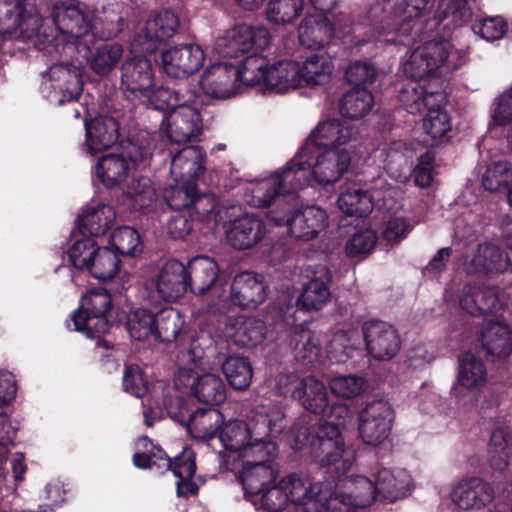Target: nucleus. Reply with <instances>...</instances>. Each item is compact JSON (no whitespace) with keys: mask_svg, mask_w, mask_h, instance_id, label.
<instances>
[{"mask_svg":"<svg viewBox=\"0 0 512 512\" xmlns=\"http://www.w3.org/2000/svg\"><path fill=\"white\" fill-rule=\"evenodd\" d=\"M278 476V465L266 461L243 463L239 479L246 498L267 512H282L290 504L311 506L315 512L325 507L320 482L301 473H291L281 479Z\"/></svg>","mask_w":512,"mask_h":512,"instance_id":"f257e3e1","label":"nucleus"},{"mask_svg":"<svg viewBox=\"0 0 512 512\" xmlns=\"http://www.w3.org/2000/svg\"><path fill=\"white\" fill-rule=\"evenodd\" d=\"M53 21L58 31L54 37L58 42L71 43L79 48V44L87 43L83 40L92 37H112L119 32L116 15L104 22L102 17L95 15L94 11L77 0H59L53 6Z\"/></svg>","mask_w":512,"mask_h":512,"instance_id":"f03ea898","label":"nucleus"},{"mask_svg":"<svg viewBox=\"0 0 512 512\" xmlns=\"http://www.w3.org/2000/svg\"><path fill=\"white\" fill-rule=\"evenodd\" d=\"M289 433L294 439L295 449L311 445L314 457L321 466H335L336 471H345L351 466L354 453L344 445L340 423H320L316 436L312 438L309 427L302 422L295 423Z\"/></svg>","mask_w":512,"mask_h":512,"instance_id":"7ed1b4c3","label":"nucleus"},{"mask_svg":"<svg viewBox=\"0 0 512 512\" xmlns=\"http://www.w3.org/2000/svg\"><path fill=\"white\" fill-rule=\"evenodd\" d=\"M464 54L455 50L449 41H428L416 47L403 63L404 73L411 79H422L441 67L459 68Z\"/></svg>","mask_w":512,"mask_h":512,"instance_id":"20e7f679","label":"nucleus"},{"mask_svg":"<svg viewBox=\"0 0 512 512\" xmlns=\"http://www.w3.org/2000/svg\"><path fill=\"white\" fill-rule=\"evenodd\" d=\"M72 63H57L51 65L42 74L41 93L51 103L62 105L76 100L82 91L81 70Z\"/></svg>","mask_w":512,"mask_h":512,"instance_id":"39448f33","label":"nucleus"},{"mask_svg":"<svg viewBox=\"0 0 512 512\" xmlns=\"http://www.w3.org/2000/svg\"><path fill=\"white\" fill-rule=\"evenodd\" d=\"M378 499L374 478L363 475L345 476L339 480L337 490L326 503L327 509L351 512L354 508H365Z\"/></svg>","mask_w":512,"mask_h":512,"instance_id":"423d86ee","label":"nucleus"},{"mask_svg":"<svg viewBox=\"0 0 512 512\" xmlns=\"http://www.w3.org/2000/svg\"><path fill=\"white\" fill-rule=\"evenodd\" d=\"M188 288L186 267L177 260L166 262L156 277L144 286V297L151 303L175 302L184 296Z\"/></svg>","mask_w":512,"mask_h":512,"instance_id":"0eeeda50","label":"nucleus"},{"mask_svg":"<svg viewBox=\"0 0 512 512\" xmlns=\"http://www.w3.org/2000/svg\"><path fill=\"white\" fill-rule=\"evenodd\" d=\"M174 385L182 394L195 397L199 402L218 405L226 399V386L215 374L199 375L189 368H180L175 375Z\"/></svg>","mask_w":512,"mask_h":512,"instance_id":"6e6552de","label":"nucleus"},{"mask_svg":"<svg viewBox=\"0 0 512 512\" xmlns=\"http://www.w3.org/2000/svg\"><path fill=\"white\" fill-rule=\"evenodd\" d=\"M394 422V411L387 401L374 400L358 414V432L363 443L380 446L389 438Z\"/></svg>","mask_w":512,"mask_h":512,"instance_id":"1a4fd4ad","label":"nucleus"},{"mask_svg":"<svg viewBox=\"0 0 512 512\" xmlns=\"http://www.w3.org/2000/svg\"><path fill=\"white\" fill-rule=\"evenodd\" d=\"M270 43V34L264 27L237 25L218 37L214 50L222 57H238L251 49H264Z\"/></svg>","mask_w":512,"mask_h":512,"instance_id":"9d476101","label":"nucleus"},{"mask_svg":"<svg viewBox=\"0 0 512 512\" xmlns=\"http://www.w3.org/2000/svg\"><path fill=\"white\" fill-rule=\"evenodd\" d=\"M362 332L366 350L377 361H390L401 349V337L397 329L388 322L369 320L363 324Z\"/></svg>","mask_w":512,"mask_h":512,"instance_id":"9b49d317","label":"nucleus"},{"mask_svg":"<svg viewBox=\"0 0 512 512\" xmlns=\"http://www.w3.org/2000/svg\"><path fill=\"white\" fill-rule=\"evenodd\" d=\"M201 46L186 43L162 50L160 65L165 74L173 78H186L196 73L205 62Z\"/></svg>","mask_w":512,"mask_h":512,"instance_id":"f8f14e48","label":"nucleus"},{"mask_svg":"<svg viewBox=\"0 0 512 512\" xmlns=\"http://www.w3.org/2000/svg\"><path fill=\"white\" fill-rule=\"evenodd\" d=\"M162 128L173 143L195 141L203 131L202 116L198 108L186 103L168 113L162 121Z\"/></svg>","mask_w":512,"mask_h":512,"instance_id":"ddd939ff","label":"nucleus"},{"mask_svg":"<svg viewBox=\"0 0 512 512\" xmlns=\"http://www.w3.org/2000/svg\"><path fill=\"white\" fill-rule=\"evenodd\" d=\"M494 498L495 491L492 485L478 476L461 478L450 491L451 502L463 511L481 510L490 505Z\"/></svg>","mask_w":512,"mask_h":512,"instance_id":"4468645a","label":"nucleus"},{"mask_svg":"<svg viewBox=\"0 0 512 512\" xmlns=\"http://www.w3.org/2000/svg\"><path fill=\"white\" fill-rule=\"evenodd\" d=\"M199 84L202 91L214 99H227L241 91L238 67L226 62L208 66L201 75Z\"/></svg>","mask_w":512,"mask_h":512,"instance_id":"2eb2a0df","label":"nucleus"},{"mask_svg":"<svg viewBox=\"0 0 512 512\" xmlns=\"http://www.w3.org/2000/svg\"><path fill=\"white\" fill-rule=\"evenodd\" d=\"M305 277L308 280L303 284L297 305L306 311H318L327 305L331 298V272L326 265L318 264L307 267Z\"/></svg>","mask_w":512,"mask_h":512,"instance_id":"dca6fc26","label":"nucleus"},{"mask_svg":"<svg viewBox=\"0 0 512 512\" xmlns=\"http://www.w3.org/2000/svg\"><path fill=\"white\" fill-rule=\"evenodd\" d=\"M429 9V0H397L394 5V36L386 41L392 44L410 45L415 40V28L420 17Z\"/></svg>","mask_w":512,"mask_h":512,"instance_id":"f3484780","label":"nucleus"},{"mask_svg":"<svg viewBox=\"0 0 512 512\" xmlns=\"http://www.w3.org/2000/svg\"><path fill=\"white\" fill-rule=\"evenodd\" d=\"M358 129L347 120L333 119L324 121L310 134L306 144L308 151L310 146L322 147L327 149L342 150L346 145L356 140Z\"/></svg>","mask_w":512,"mask_h":512,"instance_id":"a211bd4d","label":"nucleus"},{"mask_svg":"<svg viewBox=\"0 0 512 512\" xmlns=\"http://www.w3.org/2000/svg\"><path fill=\"white\" fill-rule=\"evenodd\" d=\"M151 62L142 56L127 58L121 66V88L127 97L139 98L154 84Z\"/></svg>","mask_w":512,"mask_h":512,"instance_id":"6ab92c4d","label":"nucleus"},{"mask_svg":"<svg viewBox=\"0 0 512 512\" xmlns=\"http://www.w3.org/2000/svg\"><path fill=\"white\" fill-rule=\"evenodd\" d=\"M351 162L349 151L326 149L315 156V161L308 164L312 179L319 185L337 182L348 170Z\"/></svg>","mask_w":512,"mask_h":512,"instance_id":"aec40b11","label":"nucleus"},{"mask_svg":"<svg viewBox=\"0 0 512 512\" xmlns=\"http://www.w3.org/2000/svg\"><path fill=\"white\" fill-rule=\"evenodd\" d=\"M371 476L374 478L378 491V500L384 503H394L407 497L412 489L410 474L403 469H390L379 466Z\"/></svg>","mask_w":512,"mask_h":512,"instance_id":"412c9836","label":"nucleus"},{"mask_svg":"<svg viewBox=\"0 0 512 512\" xmlns=\"http://www.w3.org/2000/svg\"><path fill=\"white\" fill-rule=\"evenodd\" d=\"M461 308L472 316H483L488 313H498L507 305L494 287H479L466 285L459 299Z\"/></svg>","mask_w":512,"mask_h":512,"instance_id":"4be33fe9","label":"nucleus"},{"mask_svg":"<svg viewBox=\"0 0 512 512\" xmlns=\"http://www.w3.org/2000/svg\"><path fill=\"white\" fill-rule=\"evenodd\" d=\"M227 242L235 249L252 248L265 235V223L253 214H245L225 224Z\"/></svg>","mask_w":512,"mask_h":512,"instance_id":"5701e85b","label":"nucleus"},{"mask_svg":"<svg viewBox=\"0 0 512 512\" xmlns=\"http://www.w3.org/2000/svg\"><path fill=\"white\" fill-rule=\"evenodd\" d=\"M246 423L252 439L272 440L285 429V415L276 406L259 405L250 412Z\"/></svg>","mask_w":512,"mask_h":512,"instance_id":"b1692460","label":"nucleus"},{"mask_svg":"<svg viewBox=\"0 0 512 512\" xmlns=\"http://www.w3.org/2000/svg\"><path fill=\"white\" fill-rule=\"evenodd\" d=\"M230 298L242 308H256L266 299L262 276L250 271L237 274L231 283Z\"/></svg>","mask_w":512,"mask_h":512,"instance_id":"393cba45","label":"nucleus"},{"mask_svg":"<svg viewBox=\"0 0 512 512\" xmlns=\"http://www.w3.org/2000/svg\"><path fill=\"white\" fill-rule=\"evenodd\" d=\"M399 102L410 114H420L425 108L443 106L446 96L442 91H429L414 80L406 82L399 91Z\"/></svg>","mask_w":512,"mask_h":512,"instance_id":"a878e982","label":"nucleus"},{"mask_svg":"<svg viewBox=\"0 0 512 512\" xmlns=\"http://www.w3.org/2000/svg\"><path fill=\"white\" fill-rule=\"evenodd\" d=\"M327 213L318 206H307L296 211L287 220L291 235L303 241H309L318 236L327 227Z\"/></svg>","mask_w":512,"mask_h":512,"instance_id":"bb28decb","label":"nucleus"},{"mask_svg":"<svg viewBox=\"0 0 512 512\" xmlns=\"http://www.w3.org/2000/svg\"><path fill=\"white\" fill-rule=\"evenodd\" d=\"M206 153L199 146H187L171 159V174L176 181L195 180L205 170Z\"/></svg>","mask_w":512,"mask_h":512,"instance_id":"cd10ccee","label":"nucleus"},{"mask_svg":"<svg viewBox=\"0 0 512 512\" xmlns=\"http://www.w3.org/2000/svg\"><path fill=\"white\" fill-rule=\"evenodd\" d=\"M86 145L90 154L94 155L111 147L119 137V124L108 116H99L86 123Z\"/></svg>","mask_w":512,"mask_h":512,"instance_id":"c85d7f7f","label":"nucleus"},{"mask_svg":"<svg viewBox=\"0 0 512 512\" xmlns=\"http://www.w3.org/2000/svg\"><path fill=\"white\" fill-rule=\"evenodd\" d=\"M226 334L236 345L253 348L263 341L265 325L259 319L241 315L229 321Z\"/></svg>","mask_w":512,"mask_h":512,"instance_id":"c756f323","label":"nucleus"},{"mask_svg":"<svg viewBox=\"0 0 512 512\" xmlns=\"http://www.w3.org/2000/svg\"><path fill=\"white\" fill-rule=\"evenodd\" d=\"M186 267L188 287L194 294L203 295L215 284L219 268L214 259L198 256L191 259Z\"/></svg>","mask_w":512,"mask_h":512,"instance_id":"7c9ffc66","label":"nucleus"},{"mask_svg":"<svg viewBox=\"0 0 512 512\" xmlns=\"http://www.w3.org/2000/svg\"><path fill=\"white\" fill-rule=\"evenodd\" d=\"M78 53H83V58L90 68L98 75H107L118 64L123 56V48L118 43H103L90 50L85 44H79Z\"/></svg>","mask_w":512,"mask_h":512,"instance_id":"2f4dec72","label":"nucleus"},{"mask_svg":"<svg viewBox=\"0 0 512 512\" xmlns=\"http://www.w3.org/2000/svg\"><path fill=\"white\" fill-rule=\"evenodd\" d=\"M488 464L494 473L504 472L512 457V431L507 427L493 429L488 445Z\"/></svg>","mask_w":512,"mask_h":512,"instance_id":"473e14b6","label":"nucleus"},{"mask_svg":"<svg viewBox=\"0 0 512 512\" xmlns=\"http://www.w3.org/2000/svg\"><path fill=\"white\" fill-rule=\"evenodd\" d=\"M309 153L308 146L303 147L301 152L281 172L272 175L279 181L278 188L281 194L295 192L309 183V169L302 160Z\"/></svg>","mask_w":512,"mask_h":512,"instance_id":"72a5a7b5","label":"nucleus"},{"mask_svg":"<svg viewBox=\"0 0 512 512\" xmlns=\"http://www.w3.org/2000/svg\"><path fill=\"white\" fill-rule=\"evenodd\" d=\"M333 29L324 13L306 17L299 26V40L302 45L318 49L329 43Z\"/></svg>","mask_w":512,"mask_h":512,"instance_id":"f704fd0d","label":"nucleus"},{"mask_svg":"<svg viewBox=\"0 0 512 512\" xmlns=\"http://www.w3.org/2000/svg\"><path fill=\"white\" fill-rule=\"evenodd\" d=\"M178 27V16L172 11L163 10L149 15L142 29V34L147 42L156 45L173 37Z\"/></svg>","mask_w":512,"mask_h":512,"instance_id":"c9c22d12","label":"nucleus"},{"mask_svg":"<svg viewBox=\"0 0 512 512\" xmlns=\"http://www.w3.org/2000/svg\"><path fill=\"white\" fill-rule=\"evenodd\" d=\"M484 363L471 353H465L460 358L457 383L453 388L456 397H460V389L476 390L486 382Z\"/></svg>","mask_w":512,"mask_h":512,"instance_id":"e433bc0d","label":"nucleus"},{"mask_svg":"<svg viewBox=\"0 0 512 512\" xmlns=\"http://www.w3.org/2000/svg\"><path fill=\"white\" fill-rule=\"evenodd\" d=\"M481 340L489 355L506 357L512 352V331L500 321H490L483 327Z\"/></svg>","mask_w":512,"mask_h":512,"instance_id":"4c0bfd02","label":"nucleus"},{"mask_svg":"<svg viewBox=\"0 0 512 512\" xmlns=\"http://www.w3.org/2000/svg\"><path fill=\"white\" fill-rule=\"evenodd\" d=\"M301 82L300 64L298 62L283 60L271 65L268 90L286 93L299 87Z\"/></svg>","mask_w":512,"mask_h":512,"instance_id":"58836bf2","label":"nucleus"},{"mask_svg":"<svg viewBox=\"0 0 512 512\" xmlns=\"http://www.w3.org/2000/svg\"><path fill=\"white\" fill-rule=\"evenodd\" d=\"M115 217L116 213L112 206L100 205L82 213L77 225L83 235L100 236L109 230Z\"/></svg>","mask_w":512,"mask_h":512,"instance_id":"ea45409f","label":"nucleus"},{"mask_svg":"<svg viewBox=\"0 0 512 512\" xmlns=\"http://www.w3.org/2000/svg\"><path fill=\"white\" fill-rule=\"evenodd\" d=\"M224 416L218 409H198L187 424L190 434L200 440H208L220 432Z\"/></svg>","mask_w":512,"mask_h":512,"instance_id":"a19ab883","label":"nucleus"},{"mask_svg":"<svg viewBox=\"0 0 512 512\" xmlns=\"http://www.w3.org/2000/svg\"><path fill=\"white\" fill-rule=\"evenodd\" d=\"M301 79L307 85H323L330 81L334 64L327 53H316L308 56L300 65Z\"/></svg>","mask_w":512,"mask_h":512,"instance_id":"79ce46f5","label":"nucleus"},{"mask_svg":"<svg viewBox=\"0 0 512 512\" xmlns=\"http://www.w3.org/2000/svg\"><path fill=\"white\" fill-rule=\"evenodd\" d=\"M378 198L375 192L364 191L360 188H349L343 191L338 199L339 209L346 215L366 216L373 209L374 200Z\"/></svg>","mask_w":512,"mask_h":512,"instance_id":"37998d69","label":"nucleus"},{"mask_svg":"<svg viewBox=\"0 0 512 512\" xmlns=\"http://www.w3.org/2000/svg\"><path fill=\"white\" fill-rule=\"evenodd\" d=\"M241 88L243 86H262L268 90V77L270 67L268 60L259 54H252L244 59L241 66H237Z\"/></svg>","mask_w":512,"mask_h":512,"instance_id":"c03bdc74","label":"nucleus"},{"mask_svg":"<svg viewBox=\"0 0 512 512\" xmlns=\"http://www.w3.org/2000/svg\"><path fill=\"white\" fill-rule=\"evenodd\" d=\"M125 201L136 210L149 208L157 199L153 182L145 176H134L124 188Z\"/></svg>","mask_w":512,"mask_h":512,"instance_id":"a18cd8bd","label":"nucleus"},{"mask_svg":"<svg viewBox=\"0 0 512 512\" xmlns=\"http://www.w3.org/2000/svg\"><path fill=\"white\" fill-rule=\"evenodd\" d=\"M297 400L312 413H325L329 402L327 388L313 376L303 378L302 389Z\"/></svg>","mask_w":512,"mask_h":512,"instance_id":"49530a36","label":"nucleus"},{"mask_svg":"<svg viewBox=\"0 0 512 512\" xmlns=\"http://www.w3.org/2000/svg\"><path fill=\"white\" fill-rule=\"evenodd\" d=\"M130 164L120 154H108L98 160L96 172L107 187L118 186L128 175Z\"/></svg>","mask_w":512,"mask_h":512,"instance_id":"de8ad7c7","label":"nucleus"},{"mask_svg":"<svg viewBox=\"0 0 512 512\" xmlns=\"http://www.w3.org/2000/svg\"><path fill=\"white\" fill-rule=\"evenodd\" d=\"M127 329L137 341H156L157 313L147 309H136L127 318Z\"/></svg>","mask_w":512,"mask_h":512,"instance_id":"09e8293b","label":"nucleus"},{"mask_svg":"<svg viewBox=\"0 0 512 512\" xmlns=\"http://www.w3.org/2000/svg\"><path fill=\"white\" fill-rule=\"evenodd\" d=\"M290 346L295 359L304 364L315 362L321 355L320 343L308 329L295 330L290 339Z\"/></svg>","mask_w":512,"mask_h":512,"instance_id":"8fccbe9b","label":"nucleus"},{"mask_svg":"<svg viewBox=\"0 0 512 512\" xmlns=\"http://www.w3.org/2000/svg\"><path fill=\"white\" fill-rule=\"evenodd\" d=\"M475 271L502 273L509 266L508 256L494 245H479L477 254L471 260Z\"/></svg>","mask_w":512,"mask_h":512,"instance_id":"3c124183","label":"nucleus"},{"mask_svg":"<svg viewBox=\"0 0 512 512\" xmlns=\"http://www.w3.org/2000/svg\"><path fill=\"white\" fill-rule=\"evenodd\" d=\"M423 129L426 134L425 141L430 145L443 142L451 131V121L448 113L442 106L429 108L423 120Z\"/></svg>","mask_w":512,"mask_h":512,"instance_id":"603ef678","label":"nucleus"},{"mask_svg":"<svg viewBox=\"0 0 512 512\" xmlns=\"http://www.w3.org/2000/svg\"><path fill=\"white\" fill-rule=\"evenodd\" d=\"M222 371L229 384L237 390L247 389L251 384L252 366L245 357L229 356L222 364Z\"/></svg>","mask_w":512,"mask_h":512,"instance_id":"864d4df0","label":"nucleus"},{"mask_svg":"<svg viewBox=\"0 0 512 512\" xmlns=\"http://www.w3.org/2000/svg\"><path fill=\"white\" fill-rule=\"evenodd\" d=\"M373 96L366 88H354L343 96L340 102V112L351 119L362 118L373 106Z\"/></svg>","mask_w":512,"mask_h":512,"instance_id":"5fc2aeb1","label":"nucleus"},{"mask_svg":"<svg viewBox=\"0 0 512 512\" xmlns=\"http://www.w3.org/2000/svg\"><path fill=\"white\" fill-rule=\"evenodd\" d=\"M219 438L226 450L237 454L243 450L249 439H252L247 423L239 420L223 422Z\"/></svg>","mask_w":512,"mask_h":512,"instance_id":"6e6d98bb","label":"nucleus"},{"mask_svg":"<svg viewBox=\"0 0 512 512\" xmlns=\"http://www.w3.org/2000/svg\"><path fill=\"white\" fill-rule=\"evenodd\" d=\"M304 0H270L266 7V18L277 25L294 22L301 14Z\"/></svg>","mask_w":512,"mask_h":512,"instance_id":"4d7b16f0","label":"nucleus"},{"mask_svg":"<svg viewBox=\"0 0 512 512\" xmlns=\"http://www.w3.org/2000/svg\"><path fill=\"white\" fill-rule=\"evenodd\" d=\"M119 267L120 260L117 253L108 247L98 246L88 271L100 281H109L117 274Z\"/></svg>","mask_w":512,"mask_h":512,"instance_id":"13d9d810","label":"nucleus"},{"mask_svg":"<svg viewBox=\"0 0 512 512\" xmlns=\"http://www.w3.org/2000/svg\"><path fill=\"white\" fill-rule=\"evenodd\" d=\"M278 455V447L275 442L268 439L256 440L249 439L243 450L238 454L243 459V463H263L276 464L275 458Z\"/></svg>","mask_w":512,"mask_h":512,"instance_id":"bf43d9fd","label":"nucleus"},{"mask_svg":"<svg viewBox=\"0 0 512 512\" xmlns=\"http://www.w3.org/2000/svg\"><path fill=\"white\" fill-rule=\"evenodd\" d=\"M512 185V167L508 162H495L482 176V186L490 192L507 191Z\"/></svg>","mask_w":512,"mask_h":512,"instance_id":"052dcab7","label":"nucleus"},{"mask_svg":"<svg viewBox=\"0 0 512 512\" xmlns=\"http://www.w3.org/2000/svg\"><path fill=\"white\" fill-rule=\"evenodd\" d=\"M184 320L180 313L172 308H165L157 313L156 341L172 342L182 329Z\"/></svg>","mask_w":512,"mask_h":512,"instance_id":"680f3d73","label":"nucleus"},{"mask_svg":"<svg viewBox=\"0 0 512 512\" xmlns=\"http://www.w3.org/2000/svg\"><path fill=\"white\" fill-rule=\"evenodd\" d=\"M278 184L279 181L273 176L252 183L247 190L250 196V205L254 207L270 206L275 198L281 195Z\"/></svg>","mask_w":512,"mask_h":512,"instance_id":"e2e57ef3","label":"nucleus"},{"mask_svg":"<svg viewBox=\"0 0 512 512\" xmlns=\"http://www.w3.org/2000/svg\"><path fill=\"white\" fill-rule=\"evenodd\" d=\"M376 156L381 158L384 163V169L399 183H405L408 180L409 168L406 165L403 154L396 148H380L375 151Z\"/></svg>","mask_w":512,"mask_h":512,"instance_id":"0e129e2a","label":"nucleus"},{"mask_svg":"<svg viewBox=\"0 0 512 512\" xmlns=\"http://www.w3.org/2000/svg\"><path fill=\"white\" fill-rule=\"evenodd\" d=\"M111 297L106 289L95 288L88 291L81 300V305L76 313L82 315L105 316L110 309Z\"/></svg>","mask_w":512,"mask_h":512,"instance_id":"69168bd1","label":"nucleus"},{"mask_svg":"<svg viewBox=\"0 0 512 512\" xmlns=\"http://www.w3.org/2000/svg\"><path fill=\"white\" fill-rule=\"evenodd\" d=\"M111 245L117 255L133 256L140 251V236L138 232L131 227H119L111 235Z\"/></svg>","mask_w":512,"mask_h":512,"instance_id":"338daca9","label":"nucleus"},{"mask_svg":"<svg viewBox=\"0 0 512 512\" xmlns=\"http://www.w3.org/2000/svg\"><path fill=\"white\" fill-rule=\"evenodd\" d=\"M97 249L98 245L92 238L78 240L68 250L69 261L77 269L89 270Z\"/></svg>","mask_w":512,"mask_h":512,"instance_id":"774afa93","label":"nucleus"}]
</instances>
